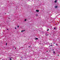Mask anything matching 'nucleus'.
<instances>
[{"mask_svg": "<svg viewBox=\"0 0 60 60\" xmlns=\"http://www.w3.org/2000/svg\"><path fill=\"white\" fill-rule=\"evenodd\" d=\"M57 2V0H56L55 1H54V3H56V2Z\"/></svg>", "mask_w": 60, "mask_h": 60, "instance_id": "obj_1", "label": "nucleus"}, {"mask_svg": "<svg viewBox=\"0 0 60 60\" xmlns=\"http://www.w3.org/2000/svg\"><path fill=\"white\" fill-rule=\"evenodd\" d=\"M55 7L56 8H57V6H55Z\"/></svg>", "mask_w": 60, "mask_h": 60, "instance_id": "obj_2", "label": "nucleus"}, {"mask_svg": "<svg viewBox=\"0 0 60 60\" xmlns=\"http://www.w3.org/2000/svg\"><path fill=\"white\" fill-rule=\"evenodd\" d=\"M36 11L37 12H39V11L38 10H36Z\"/></svg>", "mask_w": 60, "mask_h": 60, "instance_id": "obj_3", "label": "nucleus"}, {"mask_svg": "<svg viewBox=\"0 0 60 60\" xmlns=\"http://www.w3.org/2000/svg\"><path fill=\"white\" fill-rule=\"evenodd\" d=\"M16 9H17V10H18V9H19V8H18V7H16Z\"/></svg>", "mask_w": 60, "mask_h": 60, "instance_id": "obj_4", "label": "nucleus"}, {"mask_svg": "<svg viewBox=\"0 0 60 60\" xmlns=\"http://www.w3.org/2000/svg\"><path fill=\"white\" fill-rule=\"evenodd\" d=\"M36 16H38V14H36Z\"/></svg>", "mask_w": 60, "mask_h": 60, "instance_id": "obj_5", "label": "nucleus"}, {"mask_svg": "<svg viewBox=\"0 0 60 60\" xmlns=\"http://www.w3.org/2000/svg\"><path fill=\"white\" fill-rule=\"evenodd\" d=\"M24 21H26V19H25V20H24Z\"/></svg>", "mask_w": 60, "mask_h": 60, "instance_id": "obj_6", "label": "nucleus"}, {"mask_svg": "<svg viewBox=\"0 0 60 60\" xmlns=\"http://www.w3.org/2000/svg\"><path fill=\"white\" fill-rule=\"evenodd\" d=\"M38 39L37 38H36L35 39V40H38Z\"/></svg>", "mask_w": 60, "mask_h": 60, "instance_id": "obj_7", "label": "nucleus"}, {"mask_svg": "<svg viewBox=\"0 0 60 60\" xmlns=\"http://www.w3.org/2000/svg\"><path fill=\"white\" fill-rule=\"evenodd\" d=\"M24 32L23 30H22V31H21V32Z\"/></svg>", "mask_w": 60, "mask_h": 60, "instance_id": "obj_8", "label": "nucleus"}, {"mask_svg": "<svg viewBox=\"0 0 60 60\" xmlns=\"http://www.w3.org/2000/svg\"><path fill=\"white\" fill-rule=\"evenodd\" d=\"M17 27H18V28H19V26H18Z\"/></svg>", "mask_w": 60, "mask_h": 60, "instance_id": "obj_9", "label": "nucleus"}, {"mask_svg": "<svg viewBox=\"0 0 60 60\" xmlns=\"http://www.w3.org/2000/svg\"><path fill=\"white\" fill-rule=\"evenodd\" d=\"M49 29H48V30H47V31H49Z\"/></svg>", "mask_w": 60, "mask_h": 60, "instance_id": "obj_10", "label": "nucleus"}, {"mask_svg": "<svg viewBox=\"0 0 60 60\" xmlns=\"http://www.w3.org/2000/svg\"><path fill=\"white\" fill-rule=\"evenodd\" d=\"M6 45H7V43H6Z\"/></svg>", "mask_w": 60, "mask_h": 60, "instance_id": "obj_11", "label": "nucleus"}, {"mask_svg": "<svg viewBox=\"0 0 60 60\" xmlns=\"http://www.w3.org/2000/svg\"><path fill=\"white\" fill-rule=\"evenodd\" d=\"M56 28H54V29H56Z\"/></svg>", "mask_w": 60, "mask_h": 60, "instance_id": "obj_12", "label": "nucleus"}, {"mask_svg": "<svg viewBox=\"0 0 60 60\" xmlns=\"http://www.w3.org/2000/svg\"><path fill=\"white\" fill-rule=\"evenodd\" d=\"M53 53H55V52H54H54H53Z\"/></svg>", "mask_w": 60, "mask_h": 60, "instance_id": "obj_13", "label": "nucleus"}, {"mask_svg": "<svg viewBox=\"0 0 60 60\" xmlns=\"http://www.w3.org/2000/svg\"><path fill=\"white\" fill-rule=\"evenodd\" d=\"M9 60H11V59H10Z\"/></svg>", "mask_w": 60, "mask_h": 60, "instance_id": "obj_14", "label": "nucleus"}, {"mask_svg": "<svg viewBox=\"0 0 60 60\" xmlns=\"http://www.w3.org/2000/svg\"><path fill=\"white\" fill-rule=\"evenodd\" d=\"M15 29H16V27H15Z\"/></svg>", "mask_w": 60, "mask_h": 60, "instance_id": "obj_15", "label": "nucleus"}, {"mask_svg": "<svg viewBox=\"0 0 60 60\" xmlns=\"http://www.w3.org/2000/svg\"><path fill=\"white\" fill-rule=\"evenodd\" d=\"M52 46V45H51V46Z\"/></svg>", "mask_w": 60, "mask_h": 60, "instance_id": "obj_16", "label": "nucleus"}, {"mask_svg": "<svg viewBox=\"0 0 60 60\" xmlns=\"http://www.w3.org/2000/svg\"><path fill=\"white\" fill-rule=\"evenodd\" d=\"M25 31V30H24L23 31L24 32V31Z\"/></svg>", "mask_w": 60, "mask_h": 60, "instance_id": "obj_17", "label": "nucleus"}, {"mask_svg": "<svg viewBox=\"0 0 60 60\" xmlns=\"http://www.w3.org/2000/svg\"><path fill=\"white\" fill-rule=\"evenodd\" d=\"M7 29V30H8V29Z\"/></svg>", "mask_w": 60, "mask_h": 60, "instance_id": "obj_18", "label": "nucleus"}, {"mask_svg": "<svg viewBox=\"0 0 60 60\" xmlns=\"http://www.w3.org/2000/svg\"><path fill=\"white\" fill-rule=\"evenodd\" d=\"M59 56V55H58V56Z\"/></svg>", "mask_w": 60, "mask_h": 60, "instance_id": "obj_19", "label": "nucleus"}, {"mask_svg": "<svg viewBox=\"0 0 60 60\" xmlns=\"http://www.w3.org/2000/svg\"><path fill=\"white\" fill-rule=\"evenodd\" d=\"M21 58H22V57H21Z\"/></svg>", "mask_w": 60, "mask_h": 60, "instance_id": "obj_20", "label": "nucleus"}, {"mask_svg": "<svg viewBox=\"0 0 60 60\" xmlns=\"http://www.w3.org/2000/svg\"><path fill=\"white\" fill-rule=\"evenodd\" d=\"M15 49H16V48H15Z\"/></svg>", "mask_w": 60, "mask_h": 60, "instance_id": "obj_21", "label": "nucleus"}, {"mask_svg": "<svg viewBox=\"0 0 60 60\" xmlns=\"http://www.w3.org/2000/svg\"><path fill=\"white\" fill-rule=\"evenodd\" d=\"M47 52H48V51H47Z\"/></svg>", "mask_w": 60, "mask_h": 60, "instance_id": "obj_22", "label": "nucleus"}]
</instances>
